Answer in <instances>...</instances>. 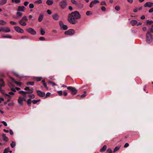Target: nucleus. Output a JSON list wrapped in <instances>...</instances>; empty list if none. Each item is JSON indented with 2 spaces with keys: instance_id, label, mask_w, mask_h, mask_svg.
<instances>
[{
  "instance_id": "1",
  "label": "nucleus",
  "mask_w": 153,
  "mask_h": 153,
  "mask_svg": "<svg viewBox=\"0 0 153 153\" xmlns=\"http://www.w3.org/2000/svg\"><path fill=\"white\" fill-rule=\"evenodd\" d=\"M25 90H27L28 91H19V93L22 94V95L19 97L18 101L19 103L21 105H23V101H26L27 98L26 94H28V93H31L33 92V88L30 89L28 87L25 88Z\"/></svg>"
},
{
  "instance_id": "2",
  "label": "nucleus",
  "mask_w": 153,
  "mask_h": 153,
  "mask_svg": "<svg viewBox=\"0 0 153 153\" xmlns=\"http://www.w3.org/2000/svg\"><path fill=\"white\" fill-rule=\"evenodd\" d=\"M81 17V16L79 12L76 11L72 12L68 14V20L70 23L74 24L76 22L77 20L80 19Z\"/></svg>"
},
{
  "instance_id": "3",
  "label": "nucleus",
  "mask_w": 153,
  "mask_h": 153,
  "mask_svg": "<svg viewBox=\"0 0 153 153\" xmlns=\"http://www.w3.org/2000/svg\"><path fill=\"white\" fill-rule=\"evenodd\" d=\"M2 93L5 95V97L7 98V101L8 102H9L10 100V99L15 96V93L12 92H10L8 94H6L3 91Z\"/></svg>"
},
{
  "instance_id": "4",
  "label": "nucleus",
  "mask_w": 153,
  "mask_h": 153,
  "mask_svg": "<svg viewBox=\"0 0 153 153\" xmlns=\"http://www.w3.org/2000/svg\"><path fill=\"white\" fill-rule=\"evenodd\" d=\"M68 5V3L66 0H63L60 1L59 4L60 8L62 9H65Z\"/></svg>"
},
{
  "instance_id": "5",
  "label": "nucleus",
  "mask_w": 153,
  "mask_h": 153,
  "mask_svg": "<svg viewBox=\"0 0 153 153\" xmlns=\"http://www.w3.org/2000/svg\"><path fill=\"white\" fill-rule=\"evenodd\" d=\"M146 39L147 42L149 44L153 41V36L149 31H148L146 34Z\"/></svg>"
},
{
  "instance_id": "6",
  "label": "nucleus",
  "mask_w": 153,
  "mask_h": 153,
  "mask_svg": "<svg viewBox=\"0 0 153 153\" xmlns=\"http://www.w3.org/2000/svg\"><path fill=\"white\" fill-rule=\"evenodd\" d=\"M67 88L68 89L70 90L71 92V94L73 95L77 93V90L74 87L69 86Z\"/></svg>"
},
{
  "instance_id": "7",
  "label": "nucleus",
  "mask_w": 153,
  "mask_h": 153,
  "mask_svg": "<svg viewBox=\"0 0 153 153\" xmlns=\"http://www.w3.org/2000/svg\"><path fill=\"white\" fill-rule=\"evenodd\" d=\"M27 32L33 35H35L36 34V32L32 28H29L26 29Z\"/></svg>"
},
{
  "instance_id": "8",
  "label": "nucleus",
  "mask_w": 153,
  "mask_h": 153,
  "mask_svg": "<svg viewBox=\"0 0 153 153\" xmlns=\"http://www.w3.org/2000/svg\"><path fill=\"white\" fill-rule=\"evenodd\" d=\"M75 33V31L73 29H70L65 32V35H74Z\"/></svg>"
},
{
  "instance_id": "9",
  "label": "nucleus",
  "mask_w": 153,
  "mask_h": 153,
  "mask_svg": "<svg viewBox=\"0 0 153 153\" xmlns=\"http://www.w3.org/2000/svg\"><path fill=\"white\" fill-rule=\"evenodd\" d=\"M15 30L17 32L20 33H23L24 32V30L21 29L20 27L18 26H16L14 27Z\"/></svg>"
},
{
  "instance_id": "10",
  "label": "nucleus",
  "mask_w": 153,
  "mask_h": 153,
  "mask_svg": "<svg viewBox=\"0 0 153 153\" xmlns=\"http://www.w3.org/2000/svg\"><path fill=\"white\" fill-rule=\"evenodd\" d=\"M2 31L5 33H8L10 32V28L7 27H1Z\"/></svg>"
},
{
  "instance_id": "11",
  "label": "nucleus",
  "mask_w": 153,
  "mask_h": 153,
  "mask_svg": "<svg viewBox=\"0 0 153 153\" xmlns=\"http://www.w3.org/2000/svg\"><path fill=\"white\" fill-rule=\"evenodd\" d=\"M36 92L37 95L40 97H44L45 96V94L44 92H42L39 90H37Z\"/></svg>"
},
{
  "instance_id": "12",
  "label": "nucleus",
  "mask_w": 153,
  "mask_h": 153,
  "mask_svg": "<svg viewBox=\"0 0 153 153\" xmlns=\"http://www.w3.org/2000/svg\"><path fill=\"white\" fill-rule=\"evenodd\" d=\"M99 3V1L98 0H94L92 1L89 5V7L91 8L94 5L97 3Z\"/></svg>"
},
{
  "instance_id": "13",
  "label": "nucleus",
  "mask_w": 153,
  "mask_h": 153,
  "mask_svg": "<svg viewBox=\"0 0 153 153\" xmlns=\"http://www.w3.org/2000/svg\"><path fill=\"white\" fill-rule=\"evenodd\" d=\"M59 24L61 27L64 30H66L68 28V27L66 25H64L62 22L60 21L59 22Z\"/></svg>"
},
{
  "instance_id": "14",
  "label": "nucleus",
  "mask_w": 153,
  "mask_h": 153,
  "mask_svg": "<svg viewBox=\"0 0 153 153\" xmlns=\"http://www.w3.org/2000/svg\"><path fill=\"white\" fill-rule=\"evenodd\" d=\"M153 6V3L150 2H146L144 5L145 7H151Z\"/></svg>"
},
{
  "instance_id": "15",
  "label": "nucleus",
  "mask_w": 153,
  "mask_h": 153,
  "mask_svg": "<svg viewBox=\"0 0 153 153\" xmlns=\"http://www.w3.org/2000/svg\"><path fill=\"white\" fill-rule=\"evenodd\" d=\"M4 85V82L3 80L1 79H0V91L1 93H2L3 92V91L1 89V88Z\"/></svg>"
},
{
  "instance_id": "16",
  "label": "nucleus",
  "mask_w": 153,
  "mask_h": 153,
  "mask_svg": "<svg viewBox=\"0 0 153 153\" xmlns=\"http://www.w3.org/2000/svg\"><path fill=\"white\" fill-rule=\"evenodd\" d=\"M52 17L54 20H58L59 16L57 13H55L52 15Z\"/></svg>"
},
{
  "instance_id": "17",
  "label": "nucleus",
  "mask_w": 153,
  "mask_h": 153,
  "mask_svg": "<svg viewBox=\"0 0 153 153\" xmlns=\"http://www.w3.org/2000/svg\"><path fill=\"white\" fill-rule=\"evenodd\" d=\"M10 79L13 82L15 83L17 85H19L20 86H21V82H17L12 77H10Z\"/></svg>"
},
{
  "instance_id": "18",
  "label": "nucleus",
  "mask_w": 153,
  "mask_h": 153,
  "mask_svg": "<svg viewBox=\"0 0 153 153\" xmlns=\"http://www.w3.org/2000/svg\"><path fill=\"white\" fill-rule=\"evenodd\" d=\"M25 10V7L24 6H19L18 7L17 10L18 11H23Z\"/></svg>"
},
{
  "instance_id": "19",
  "label": "nucleus",
  "mask_w": 153,
  "mask_h": 153,
  "mask_svg": "<svg viewBox=\"0 0 153 153\" xmlns=\"http://www.w3.org/2000/svg\"><path fill=\"white\" fill-rule=\"evenodd\" d=\"M2 138L3 140L5 142H7L8 140V138L6 136L5 134H2Z\"/></svg>"
},
{
  "instance_id": "20",
  "label": "nucleus",
  "mask_w": 153,
  "mask_h": 153,
  "mask_svg": "<svg viewBox=\"0 0 153 153\" xmlns=\"http://www.w3.org/2000/svg\"><path fill=\"white\" fill-rule=\"evenodd\" d=\"M19 23L22 26H25L26 25V23L24 21L21 20L19 22Z\"/></svg>"
},
{
  "instance_id": "21",
  "label": "nucleus",
  "mask_w": 153,
  "mask_h": 153,
  "mask_svg": "<svg viewBox=\"0 0 153 153\" xmlns=\"http://www.w3.org/2000/svg\"><path fill=\"white\" fill-rule=\"evenodd\" d=\"M53 1L51 0H47L46 1V4L48 5H51L53 3Z\"/></svg>"
},
{
  "instance_id": "22",
  "label": "nucleus",
  "mask_w": 153,
  "mask_h": 153,
  "mask_svg": "<svg viewBox=\"0 0 153 153\" xmlns=\"http://www.w3.org/2000/svg\"><path fill=\"white\" fill-rule=\"evenodd\" d=\"M137 23V22L135 20H132L130 22V23L132 26H134Z\"/></svg>"
},
{
  "instance_id": "23",
  "label": "nucleus",
  "mask_w": 153,
  "mask_h": 153,
  "mask_svg": "<svg viewBox=\"0 0 153 153\" xmlns=\"http://www.w3.org/2000/svg\"><path fill=\"white\" fill-rule=\"evenodd\" d=\"M7 0H1L0 1V4L3 5L6 4L7 2Z\"/></svg>"
},
{
  "instance_id": "24",
  "label": "nucleus",
  "mask_w": 153,
  "mask_h": 153,
  "mask_svg": "<svg viewBox=\"0 0 153 153\" xmlns=\"http://www.w3.org/2000/svg\"><path fill=\"white\" fill-rule=\"evenodd\" d=\"M16 15H17V17L16 18H19L21 17L22 15V13L20 12L19 11H18L16 14Z\"/></svg>"
},
{
  "instance_id": "25",
  "label": "nucleus",
  "mask_w": 153,
  "mask_h": 153,
  "mask_svg": "<svg viewBox=\"0 0 153 153\" xmlns=\"http://www.w3.org/2000/svg\"><path fill=\"white\" fill-rule=\"evenodd\" d=\"M76 6L77 7H79L80 8H82L83 7V4L82 3H81L76 4Z\"/></svg>"
},
{
  "instance_id": "26",
  "label": "nucleus",
  "mask_w": 153,
  "mask_h": 153,
  "mask_svg": "<svg viewBox=\"0 0 153 153\" xmlns=\"http://www.w3.org/2000/svg\"><path fill=\"white\" fill-rule=\"evenodd\" d=\"M43 16L42 14H40L38 19V21L39 22H41L43 19Z\"/></svg>"
},
{
  "instance_id": "27",
  "label": "nucleus",
  "mask_w": 153,
  "mask_h": 153,
  "mask_svg": "<svg viewBox=\"0 0 153 153\" xmlns=\"http://www.w3.org/2000/svg\"><path fill=\"white\" fill-rule=\"evenodd\" d=\"M107 148L106 145L104 146L103 147L100 149V152H103L105 151Z\"/></svg>"
},
{
  "instance_id": "28",
  "label": "nucleus",
  "mask_w": 153,
  "mask_h": 153,
  "mask_svg": "<svg viewBox=\"0 0 153 153\" xmlns=\"http://www.w3.org/2000/svg\"><path fill=\"white\" fill-rule=\"evenodd\" d=\"M6 24L7 22L4 20H0V25H4Z\"/></svg>"
},
{
  "instance_id": "29",
  "label": "nucleus",
  "mask_w": 153,
  "mask_h": 153,
  "mask_svg": "<svg viewBox=\"0 0 153 153\" xmlns=\"http://www.w3.org/2000/svg\"><path fill=\"white\" fill-rule=\"evenodd\" d=\"M147 24L148 25H151L153 23V21L152 20L149 21V20H146Z\"/></svg>"
},
{
  "instance_id": "30",
  "label": "nucleus",
  "mask_w": 153,
  "mask_h": 153,
  "mask_svg": "<svg viewBox=\"0 0 153 153\" xmlns=\"http://www.w3.org/2000/svg\"><path fill=\"white\" fill-rule=\"evenodd\" d=\"M12 2L13 3H18L20 2V0H12Z\"/></svg>"
},
{
  "instance_id": "31",
  "label": "nucleus",
  "mask_w": 153,
  "mask_h": 153,
  "mask_svg": "<svg viewBox=\"0 0 153 153\" xmlns=\"http://www.w3.org/2000/svg\"><path fill=\"white\" fill-rule=\"evenodd\" d=\"M31 102V101L30 99H29L27 100V103L28 106H30Z\"/></svg>"
},
{
  "instance_id": "32",
  "label": "nucleus",
  "mask_w": 153,
  "mask_h": 153,
  "mask_svg": "<svg viewBox=\"0 0 153 153\" xmlns=\"http://www.w3.org/2000/svg\"><path fill=\"white\" fill-rule=\"evenodd\" d=\"M40 100L39 99L37 100H33V104H35L37 103L38 102L40 101Z\"/></svg>"
},
{
  "instance_id": "33",
  "label": "nucleus",
  "mask_w": 153,
  "mask_h": 153,
  "mask_svg": "<svg viewBox=\"0 0 153 153\" xmlns=\"http://www.w3.org/2000/svg\"><path fill=\"white\" fill-rule=\"evenodd\" d=\"M10 150L9 147H8L6 149H5L3 153H7Z\"/></svg>"
},
{
  "instance_id": "34",
  "label": "nucleus",
  "mask_w": 153,
  "mask_h": 153,
  "mask_svg": "<svg viewBox=\"0 0 153 153\" xmlns=\"http://www.w3.org/2000/svg\"><path fill=\"white\" fill-rule=\"evenodd\" d=\"M120 148L119 146H116L115 147L114 150V152H116Z\"/></svg>"
},
{
  "instance_id": "35",
  "label": "nucleus",
  "mask_w": 153,
  "mask_h": 153,
  "mask_svg": "<svg viewBox=\"0 0 153 153\" xmlns=\"http://www.w3.org/2000/svg\"><path fill=\"white\" fill-rule=\"evenodd\" d=\"M21 20L24 21H27V19L26 16H24L21 19Z\"/></svg>"
},
{
  "instance_id": "36",
  "label": "nucleus",
  "mask_w": 153,
  "mask_h": 153,
  "mask_svg": "<svg viewBox=\"0 0 153 153\" xmlns=\"http://www.w3.org/2000/svg\"><path fill=\"white\" fill-rule=\"evenodd\" d=\"M42 77H36L35 78V79L37 81H40L42 79Z\"/></svg>"
},
{
  "instance_id": "37",
  "label": "nucleus",
  "mask_w": 153,
  "mask_h": 153,
  "mask_svg": "<svg viewBox=\"0 0 153 153\" xmlns=\"http://www.w3.org/2000/svg\"><path fill=\"white\" fill-rule=\"evenodd\" d=\"M86 15L88 16H90L92 14V12L90 11H87L86 12Z\"/></svg>"
},
{
  "instance_id": "38",
  "label": "nucleus",
  "mask_w": 153,
  "mask_h": 153,
  "mask_svg": "<svg viewBox=\"0 0 153 153\" xmlns=\"http://www.w3.org/2000/svg\"><path fill=\"white\" fill-rule=\"evenodd\" d=\"M48 82L49 83L51 84L53 86H55L56 85L53 82H51V81H49Z\"/></svg>"
},
{
  "instance_id": "39",
  "label": "nucleus",
  "mask_w": 153,
  "mask_h": 153,
  "mask_svg": "<svg viewBox=\"0 0 153 153\" xmlns=\"http://www.w3.org/2000/svg\"><path fill=\"white\" fill-rule=\"evenodd\" d=\"M15 145L16 144L13 142H12V143L10 144L11 146L13 148L14 146H15Z\"/></svg>"
},
{
  "instance_id": "40",
  "label": "nucleus",
  "mask_w": 153,
  "mask_h": 153,
  "mask_svg": "<svg viewBox=\"0 0 153 153\" xmlns=\"http://www.w3.org/2000/svg\"><path fill=\"white\" fill-rule=\"evenodd\" d=\"M42 1L41 0H39L36 1L35 2V3L37 4H40L42 3Z\"/></svg>"
},
{
  "instance_id": "41",
  "label": "nucleus",
  "mask_w": 153,
  "mask_h": 153,
  "mask_svg": "<svg viewBox=\"0 0 153 153\" xmlns=\"http://www.w3.org/2000/svg\"><path fill=\"white\" fill-rule=\"evenodd\" d=\"M45 31L42 29H41V34L42 35H43L45 34Z\"/></svg>"
},
{
  "instance_id": "42",
  "label": "nucleus",
  "mask_w": 153,
  "mask_h": 153,
  "mask_svg": "<svg viewBox=\"0 0 153 153\" xmlns=\"http://www.w3.org/2000/svg\"><path fill=\"white\" fill-rule=\"evenodd\" d=\"M34 82H28L27 83V85H28V84H29L30 85H33L34 84Z\"/></svg>"
},
{
  "instance_id": "43",
  "label": "nucleus",
  "mask_w": 153,
  "mask_h": 153,
  "mask_svg": "<svg viewBox=\"0 0 153 153\" xmlns=\"http://www.w3.org/2000/svg\"><path fill=\"white\" fill-rule=\"evenodd\" d=\"M51 94V93L49 92H47L46 94H45V98H47L48 97H49Z\"/></svg>"
},
{
  "instance_id": "44",
  "label": "nucleus",
  "mask_w": 153,
  "mask_h": 153,
  "mask_svg": "<svg viewBox=\"0 0 153 153\" xmlns=\"http://www.w3.org/2000/svg\"><path fill=\"white\" fill-rule=\"evenodd\" d=\"M115 9L117 11H119L120 10V8L119 6H116L115 7Z\"/></svg>"
},
{
  "instance_id": "45",
  "label": "nucleus",
  "mask_w": 153,
  "mask_h": 153,
  "mask_svg": "<svg viewBox=\"0 0 153 153\" xmlns=\"http://www.w3.org/2000/svg\"><path fill=\"white\" fill-rule=\"evenodd\" d=\"M28 96L31 99L34 98L35 97V96L33 94H31V95H28Z\"/></svg>"
},
{
  "instance_id": "46",
  "label": "nucleus",
  "mask_w": 153,
  "mask_h": 153,
  "mask_svg": "<svg viewBox=\"0 0 153 153\" xmlns=\"http://www.w3.org/2000/svg\"><path fill=\"white\" fill-rule=\"evenodd\" d=\"M34 5L32 4H30L29 5V7L30 8L32 9L34 7Z\"/></svg>"
},
{
  "instance_id": "47",
  "label": "nucleus",
  "mask_w": 153,
  "mask_h": 153,
  "mask_svg": "<svg viewBox=\"0 0 153 153\" xmlns=\"http://www.w3.org/2000/svg\"><path fill=\"white\" fill-rule=\"evenodd\" d=\"M59 94L60 96L62 95V91H58L57 92Z\"/></svg>"
},
{
  "instance_id": "48",
  "label": "nucleus",
  "mask_w": 153,
  "mask_h": 153,
  "mask_svg": "<svg viewBox=\"0 0 153 153\" xmlns=\"http://www.w3.org/2000/svg\"><path fill=\"white\" fill-rule=\"evenodd\" d=\"M86 93V92L85 91L84 93V94H83L80 96L81 97H85L86 96V95L85 94Z\"/></svg>"
},
{
  "instance_id": "49",
  "label": "nucleus",
  "mask_w": 153,
  "mask_h": 153,
  "mask_svg": "<svg viewBox=\"0 0 153 153\" xmlns=\"http://www.w3.org/2000/svg\"><path fill=\"white\" fill-rule=\"evenodd\" d=\"M47 13L49 15L51 14L52 13L51 11L49 10H47Z\"/></svg>"
},
{
  "instance_id": "50",
  "label": "nucleus",
  "mask_w": 153,
  "mask_h": 153,
  "mask_svg": "<svg viewBox=\"0 0 153 153\" xmlns=\"http://www.w3.org/2000/svg\"><path fill=\"white\" fill-rule=\"evenodd\" d=\"M10 23L12 25H15L16 24V22L13 21H10Z\"/></svg>"
},
{
  "instance_id": "51",
  "label": "nucleus",
  "mask_w": 153,
  "mask_h": 153,
  "mask_svg": "<svg viewBox=\"0 0 153 153\" xmlns=\"http://www.w3.org/2000/svg\"><path fill=\"white\" fill-rule=\"evenodd\" d=\"M101 5H106V2L105 1H103L101 2Z\"/></svg>"
},
{
  "instance_id": "52",
  "label": "nucleus",
  "mask_w": 153,
  "mask_h": 153,
  "mask_svg": "<svg viewBox=\"0 0 153 153\" xmlns=\"http://www.w3.org/2000/svg\"><path fill=\"white\" fill-rule=\"evenodd\" d=\"M71 2L72 3V4H75L76 5V1L75 0H71Z\"/></svg>"
},
{
  "instance_id": "53",
  "label": "nucleus",
  "mask_w": 153,
  "mask_h": 153,
  "mask_svg": "<svg viewBox=\"0 0 153 153\" xmlns=\"http://www.w3.org/2000/svg\"><path fill=\"white\" fill-rule=\"evenodd\" d=\"M13 74L17 77H19V76L18 74L16 71H13Z\"/></svg>"
},
{
  "instance_id": "54",
  "label": "nucleus",
  "mask_w": 153,
  "mask_h": 153,
  "mask_svg": "<svg viewBox=\"0 0 153 153\" xmlns=\"http://www.w3.org/2000/svg\"><path fill=\"white\" fill-rule=\"evenodd\" d=\"M149 31H150L151 32H153V25L152 26V28L149 29Z\"/></svg>"
},
{
  "instance_id": "55",
  "label": "nucleus",
  "mask_w": 153,
  "mask_h": 153,
  "mask_svg": "<svg viewBox=\"0 0 153 153\" xmlns=\"http://www.w3.org/2000/svg\"><path fill=\"white\" fill-rule=\"evenodd\" d=\"M107 152L108 153H112V151L111 149H108L107 150Z\"/></svg>"
},
{
  "instance_id": "56",
  "label": "nucleus",
  "mask_w": 153,
  "mask_h": 153,
  "mask_svg": "<svg viewBox=\"0 0 153 153\" xmlns=\"http://www.w3.org/2000/svg\"><path fill=\"white\" fill-rule=\"evenodd\" d=\"M29 3L28 1H26L24 3V5L25 6H26Z\"/></svg>"
},
{
  "instance_id": "57",
  "label": "nucleus",
  "mask_w": 153,
  "mask_h": 153,
  "mask_svg": "<svg viewBox=\"0 0 153 153\" xmlns=\"http://www.w3.org/2000/svg\"><path fill=\"white\" fill-rule=\"evenodd\" d=\"M3 38H11V36H3L2 37Z\"/></svg>"
},
{
  "instance_id": "58",
  "label": "nucleus",
  "mask_w": 153,
  "mask_h": 153,
  "mask_svg": "<svg viewBox=\"0 0 153 153\" xmlns=\"http://www.w3.org/2000/svg\"><path fill=\"white\" fill-rule=\"evenodd\" d=\"M101 10L102 11H105L106 10V8L105 7H101Z\"/></svg>"
},
{
  "instance_id": "59",
  "label": "nucleus",
  "mask_w": 153,
  "mask_h": 153,
  "mask_svg": "<svg viewBox=\"0 0 153 153\" xmlns=\"http://www.w3.org/2000/svg\"><path fill=\"white\" fill-rule=\"evenodd\" d=\"M2 123L4 125V126H7V124L4 121H2Z\"/></svg>"
},
{
  "instance_id": "60",
  "label": "nucleus",
  "mask_w": 153,
  "mask_h": 153,
  "mask_svg": "<svg viewBox=\"0 0 153 153\" xmlns=\"http://www.w3.org/2000/svg\"><path fill=\"white\" fill-rule=\"evenodd\" d=\"M149 13H152L153 12V7L150 9L149 10Z\"/></svg>"
},
{
  "instance_id": "61",
  "label": "nucleus",
  "mask_w": 153,
  "mask_h": 153,
  "mask_svg": "<svg viewBox=\"0 0 153 153\" xmlns=\"http://www.w3.org/2000/svg\"><path fill=\"white\" fill-rule=\"evenodd\" d=\"M11 91H12V92H15L16 91V90L15 88H11Z\"/></svg>"
},
{
  "instance_id": "62",
  "label": "nucleus",
  "mask_w": 153,
  "mask_h": 153,
  "mask_svg": "<svg viewBox=\"0 0 153 153\" xmlns=\"http://www.w3.org/2000/svg\"><path fill=\"white\" fill-rule=\"evenodd\" d=\"M43 85L48 90V88L47 87V85L45 83H44Z\"/></svg>"
},
{
  "instance_id": "63",
  "label": "nucleus",
  "mask_w": 153,
  "mask_h": 153,
  "mask_svg": "<svg viewBox=\"0 0 153 153\" xmlns=\"http://www.w3.org/2000/svg\"><path fill=\"white\" fill-rule=\"evenodd\" d=\"M128 146H129V144H128V143H126L125 144L124 146V147L125 148H126V147H128Z\"/></svg>"
},
{
  "instance_id": "64",
  "label": "nucleus",
  "mask_w": 153,
  "mask_h": 153,
  "mask_svg": "<svg viewBox=\"0 0 153 153\" xmlns=\"http://www.w3.org/2000/svg\"><path fill=\"white\" fill-rule=\"evenodd\" d=\"M39 39L41 40H44L45 38L44 37H41L39 38Z\"/></svg>"
}]
</instances>
